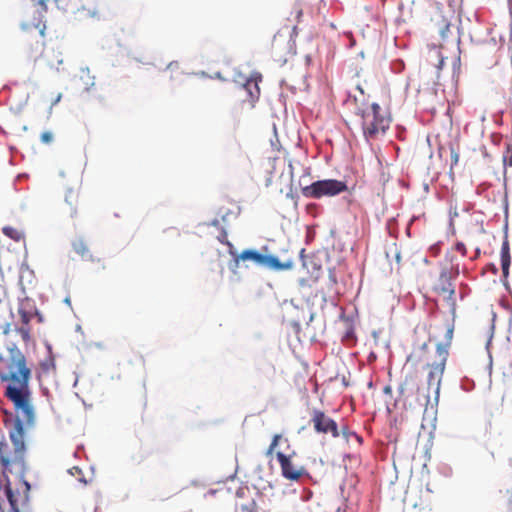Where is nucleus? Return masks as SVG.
I'll return each instance as SVG.
<instances>
[{
	"label": "nucleus",
	"mask_w": 512,
	"mask_h": 512,
	"mask_svg": "<svg viewBox=\"0 0 512 512\" xmlns=\"http://www.w3.org/2000/svg\"><path fill=\"white\" fill-rule=\"evenodd\" d=\"M449 356L448 349L443 344H437L433 354L427 353V345L423 344L417 352L410 354L407 361L423 359L426 361V386H418L417 376L408 374L399 386V395L409 406L424 408L426 411L436 407L439 402L440 387Z\"/></svg>",
	"instance_id": "1"
},
{
	"label": "nucleus",
	"mask_w": 512,
	"mask_h": 512,
	"mask_svg": "<svg viewBox=\"0 0 512 512\" xmlns=\"http://www.w3.org/2000/svg\"><path fill=\"white\" fill-rule=\"evenodd\" d=\"M31 377L28 360L16 345L0 353V381L5 384L4 396L12 402L15 414L28 422L35 421L29 386Z\"/></svg>",
	"instance_id": "2"
},
{
	"label": "nucleus",
	"mask_w": 512,
	"mask_h": 512,
	"mask_svg": "<svg viewBox=\"0 0 512 512\" xmlns=\"http://www.w3.org/2000/svg\"><path fill=\"white\" fill-rule=\"evenodd\" d=\"M34 422H28L16 415L13 428L9 431L11 443L0 441V471L5 478L8 473L24 477L28 467L25 461V428L32 426Z\"/></svg>",
	"instance_id": "3"
},
{
	"label": "nucleus",
	"mask_w": 512,
	"mask_h": 512,
	"mask_svg": "<svg viewBox=\"0 0 512 512\" xmlns=\"http://www.w3.org/2000/svg\"><path fill=\"white\" fill-rule=\"evenodd\" d=\"M361 127L366 140H376L384 136L391 124L389 111L378 103H371L360 110Z\"/></svg>",
	"instance_id": "4"
},
{
	"label": "nucleus",
	"mask_w": 512,
	"mask_h": 512,
	"mask_svg": "<svg viewBox=\"0 0 512 512\" xmlns=\"http://www.w3.org/2000/svg\"><path fill=\"white\" fill-rule=\"evenodd\" d=\"M348 187L345 182L338 180L312 181L310 174H303L290 185V192H345Z\"/></svg>",
	"instance_id": "5"
},
{
	"label": "nucleus",
	"mask_w": 512,
	"mask_h": 512,
	"mask_svg": "<svg viewBox=\"0 0 512 512\" xmlns=\"http://www.w3.org/2000/svg\"><path fill=\"white\" fill-rule=\"evenodd\" d=\"M239 260H251L257 265L266 267L273 271L290 270L294 266V260L290 257L280 260L274 255H263L260 252L252 249L243 250L239 255H237L235 258L236 263H238Z\"/></svg>",
	"instance_id": "6"
},
{
	"label": "nucleus",
	"mask_w": 512,
	"mask_h": 512,
	"mask_svg": "<svg viewBox=\"0 0 512 512\" xmlns=\"http://www.w3.org/2000/svg\"><path fill=\"white\" fill-rule=\"evenodd\" d=\"M433 292L446 304L454 317L456 313L455 287L452 283L451 272L448 269L441 271L438 280L433 285Z\"/></svg>",
	"instance_id": "7"
},
{
	"label": "nucleus",
	"mask_w": 512,
	"mask_h": 512,
	"mask_svg": "<svg viewBox=\"0 0 512 512\" xmlns=\"http://www.w3.org/2000/svg\"><path fill=\"white\" fill-rule=\"evenodd\" d=\"M293 452L290 455H286L282 452H277L276 457L281 468L282 476L290 481H298L302 476L307 474L306 468L301 465H297L292 461Z\"/></svg>",
	"instance_id": "8"
},
{
	"label": "nucleus",
	"mask_w": 512,
	"mask_h": 512,
	"mask_svg": "<svg viewBox=\"0 0 512 512\" xmlns=\"http://www.w3.org/2000/svg\"><path fill=\"white\" fill-rule=\"evenodd\" d=\"M310 421L317 433H330L334 438L339 436L337 423L332 418L327 416L323 411L314 409Z\"/></svg>",
	"instance_id": "9"
},
{
	"label": "nucleus",
	"mask_w": 512,
	"mask_h": 512,
	"mask_svg": "<svg viewBox=\"0 0 512 512\" xmlns=\"http://www.w3.org/2000/svg\"><path fill=\"white\" fill-rule=\"evenodd\" d=\"M19 482H21V484L25 487L23 495L18 491H14L12 483L10 482L8 477L6 478L5 495L10 504L12 512H20L19 503L27 498L28 492L30 491V484L26 480H24V477H22V479L21 477H19Z\"/></svg>",
	"instance_id": "10"
},
{
	"label": "nucleus",
	"mask_w": 512,
	"mask_h": 512,
	"mask_svg": "<svg viewBox=\"0 0 512 512\" xmlns=\"http://www.w3.org/2000/svg\"><path fill=\"white\" fill-rule=\"evenodd\" d=\"M262 81V76L259 73H254L251 75L246 82L239 87L240 91L246 92V100L254 106V103L260 97V88L259 83Z\"/></svg>",
	"instance_id": "11"
},
{
	"label": "nucleus",
	"mask_w": 512,
	"mask_h": 512,
	"mask_svg": "<svg viewBox=\"0 0 512 512\" xmlns=\"http://www.w3.org/2000/svg\"><path fill=\"white\" fill-rule=\"evenodd\" d=\"M27 49L34 54L41 53L44 46V30L34 27L25 37Z\"/></svg>",
	"instance_id": "12"
},
{
	"label": "nucleus",
	"mask_w": 512,
	"mask_h": 512,
	"mask_svg": "<svg viewBox=\"0 0 512 512\" xmlns=\"http://www.w3.org/2000/svg\"><path fill=\"white\" fill-rule=\"evenodd\" d=\"M292 49L291 41L290 39H287L281 34H276L272 40L271 44V50L272 54L276 57H278L279 60H284L285 56L290 53Z\"/></svg>",
	"instance_id": "13"
},
{
	"label": "nucleus",
	"mask_w": 512,
	"mask_h": 512,
	"mask_svg": "<svg viewBox=\"0 0 512 512\" xmlns=\"http://www.w3.org/2000/svg\"><path fill=\"white\" fill-rule=\"evenodd\" d=\"M382 189L384 191H397L407 189L408 184L399 176H391L390 174L382 173L380 177Z\"/></svg>",
	"instance_id": "14"
},
{
	"label": "nucleus",
	"mask_w": 512,
	"mask_h": 512,
	"mask_svg": "<svg viewBox=\"0 0 512 512\" xmlns=\"http://www.w3.org/2000/svg\"><path fill=\"white\" fill-rule=\"evenodd\" d=\"M56 374V363L55 357L49 350L48 355L40 361L39 370H38V378H48L54 376Z\"/></svg>",
	"instance_id": "15"
},
{
	"label": "nucleus",
	"mask_w": 512,
	"mask_h": 512,
	"mask_svg": "<svg viewBox=\"0 0 512 512\" xmlns=\"http://www.w3.org/2000/svg\"><path fill=\"white\" fill-rule=\"evenodd\" d=\"M72 248L76 254H78L84 260H92L90 250L83 239H77L73 241Z\"/></svg>",
	"instance_id": "16"
},
{
	"label": "nucleus",
	"mask_w": 512,
	"mask_h": 512,
	"mask_svg": "<svg viewBox=\"0 0 512 512\" xmlns=\"http://www.w3.org/2000/svg\"><path fill=\"white\" fill-rule=\"evenodd\" d=\"M257 372L264 378L271 380L275 375V366L271 362H260L257 367Z\"/></svg>",
	"instance_id": "17"
},
{
	"label": "nucleus",
	"mask_w": 512,
	"mask_h": 512,
	"mask_svg": "<svg viewBox=\"0 0 512 512\" xmlns=\"http://www.w3.org/2000/svg\"><path fill=\"white\" fill-rule=\"evenodd\" d=\"M18 314L20 316L22 324L25 326H29V323L34 316V313L32 311H28L25 308L21 307L18 309Z\"/></svg>",
	"instance_id": "18"
},
{
	"label": "nucleus",
	"mask_w": 512,
	"mask_h": 512,
	"mask_svg": "<svg viewBox=\"0 0 512 512\" xmlns=\"http://www.w3.org/2000/svg\"><path fill=\"white\" fill-rule=\"evenodd\" d=\"M511 264V255L506 253H501V267L503 276L506 278L509 274V267Z\"/></svg>",
	"instance_id": "19"
},
{
	"label": "nucleus",
	"mask_w": 512,
	"mask_h": 512,
	"mask_svg": "<svg viewBox=\"0 0 512 512\" xmlns=\"http://www.w3.org/2000/svg\"><path fill=\"white\" fill-rule=\"evenodd\" d=\"M503 163L505 166L512 167V142L506 143V150L503 154Z\"/></svg>",
	"instance_id": "20"
},
{
	"label": "nucleus",
	"mask_w": 512,
	"mask_h": 512,
	"mask_svg": "<svg viewBox=\"0 0 512 512\" xmlns=\"http://www.w3.org/2000/svg\"><path fill=\"white\" fill-rule=\"evenodd\" d=\"M449 152H450L451 168H453L459 162V153L453 145H451L449 147Z\"/></svg>",
	"instance_id": "21"
},
{
	"label": "nucleus",
	"mask_w": 512,
	"mask_h": 512,
	"mask_svg": "<svg viewBox=\"0 0 512 512\" xmlns=\"http://www.w3.org/2000/svg\"><path fill=\"white\" fill-rule=\"evenodd\" d=\"M282 439V436L280 434H276L274 435L273 439H272V442L269 446V448L267 449V455H270L274 452V450L276 449V447L278 446L279 444V441Z\"/></svg>",
	"instance_id": "22"
},
{
	"label": "nucleus",
	"mask_w": 512,
	"mask_h": 512,
	"mask_svg": "<svg viewBox=\"0 0 512 512\" xmlns=\"http://www.w3.org/2000/svg\"><path fill=\"white\" fill-rule=\"evenodd\" d=\"M3 232L6 236H9L10 238H12L14 240L19 239L18 231L12 227H4Z\"/></svg>",
	"instance_id": "23"
},
{
	"label": "nucleus",
	"mask_w": 512,
	"mask_h": 512,
	"mask_svg": "<svg viewBox=\"0 0 512 512\" xmlns=\"http://www.w3.org/2000/svg\"><path fill=\"white\" fill-rule=\"evenodd\" d=\"M18 333L21 335L22 339L27 342L30 340V328L29 326L23 325L18 329Z\"/></svg>",
	"instance_id": "24"
},
{
	"label": "nucleus",
	"mask_w": 512,
	"mask_h": 512,
	"mask_svg": "<svg viewBox=\"0 0 512 512\" xmlns=\"http://www.w3.org/2000/svg\"><path fill=\"white\" fill-rule=\"evenodd\" d=\"M40 139L44 144H50L53 141V134L50 131H45L41 134Z\"/></svg>",
	"instance_id": "25"
},
{
	"label": "nucleus",
	"mask_w": 512,
	"mask_h": 512,
	"mask_svg": "<svg viewBox=\"0 0 512 512\" xmlns=\"http://www.w3.org/2000/svg\"><path fill=\"white\" fill-rule=\"evenodd\" d=\"M82 12L86 15V16H90V17H94L98 14V10L96 8L95 5H93L92 7H89V8H85V7H82Z\"/></svg>",
	"instance_id": "26"
},
{
	"label": "nucleus",
	"mask_w": 512,
	"mask_h": 512,
	"mask_svg": "<svg viewBox=\"0 0 512 512\" xmlns=\"http://www.w3.org/2000/svg\"><path fill=\"white\" fill-rule=\"evenodd\" d=\"M501 253L510 254V245L507 238L504 239L502 246H501Z\"/></svg>",
	"instance_id": "27"
},
{
	"label": "nucleus",
	"mask_w": 512,
	"mask_h": 512,
	"mask_svg": "<svg viewBox=\"0 0 512 512\" xmlns=\"http://www.w3.org/2000/svg\"><path fill=\"white\" fill-rule=\"evenodd\" d=\"M343 435H344L347 439H349V436H352V437H354V438L357 440V442L362 443V438H361L360 436H358V435H357L356 433H354V432H346L345 430H343Z\"/></svg>",
	"instance_id": "28"
},
{
	"label": "nucleus",
	"mask_w": 512,
	"mask_h": 512,
	"mask_svg": "<svg viewBox=\"0 0 512 512\" xmlns=\"http://www.w3.org/2000/svg\"><path fill=\"white\" fill-rule=\"evenodd\" d=\"M449 27H450V24L449 23H445L444 28L440 29V34H441L442 37L446 36V32L449 30Z\"/></svg>",
	"instance_id": "29"
},
{
	"label": "nucleus",
	"mask_w": 512,
	"mask_h": 512,
	"mask_svg": "<svg viewBox=\"0 0 512 512\" xmlns=\"http://www.w3.org/2000/svg\"><path fill=\"white\" fill-rule=\"evenodd\" d=\"M456 249L460 252H462V254H465V245L463 243H458L456 245Z\"/></svg>",
	"instance_id": "30"
},
{
	"label": "nucleus",
	"mask_w": 512,
	"mask_h": 512,
	"mask_svg": "<svg viewBox=\"0 0 512 512\" xmlns=\"http://www.w3.org/2000/svg\"><path fill=\"white\" fill-rule=\"evenodd\" d=\"M61 97H62V95H61V93H59L57 95V97L55 98V100L52 102V106L56 105L61 100Z\"/></svg>",
	"instance_id": "31"
},
{
	"label": "nucleus",
	"mask_w": 512,
	"mask_h": 512,
	"mask_svg": "<svg viewBox=\"0 0 512 512\" xmlns=\"http://www.w3.org/2000/svg\"><path fill=\"white\" fill-rule=\"evenodd\" d=\"M384 393L385 394H391L392 393V388L390 386H385L384 387Z\"/></svg>",
	"instance_id": "32"
},
{
	"label": "nucleus",
	"mask_w": 512,
	"mask_h": 512,
	"mask_svg": "<svg viewBox=\"0 0 512 512\" xmlns=\"http://www.w3.org/2000/svg\"><path fill=\"white\" fill-rule=\"evenodd\" d=\"M311 196L313 197H316V198H319L320 196H322L323 194H318V193H315V194H310Z\"/></svg>",
	"instance_id": "33"
},
{
	"label": "nucleus",
	"mask_w": 512,
	"mask_h": 512,
	"mask_svg": "<svg viewBox=\"0 0 512 512\" xmlns=\"http://www.w3.org/2000/svg\"><path fill=\"white\" fill-rule=\"evenodd\" d=\"M395 256H396L397 261L399 262V260H400V253L396 251Z\"/></svg>",
	"instance_id": "34"
},
{
	"label": "nucleus",
	"mask_w": 512,
	"mask_h": 512,
	"mask_svg": "<svg viewBox=\"0 0 512 512\" xmlns=\"http://www.w3.org/2000/svg\"><path fill=\"white\" fill-rule=\"evenodd\" d=\"M83 74H85L87 77H89V71H82Z\"/></svg>",
	"instance_id": "35"
},
{
	"label": "nucleus",
	"mask_w": 512,
	"mask_h": 512,
	"mask_svg": "<svg viewBox=\"0 0 512 512\" xmlns=\"http://www.w3.org/2000/svg\"><path fill=\"white\" fill-rule=\"evenodd\" d=\"M453 215L454 216H458V212H457V209L455 208L454 211H453Z\"/></svg>",
	"instance_id": "36"
}]
</instances>
